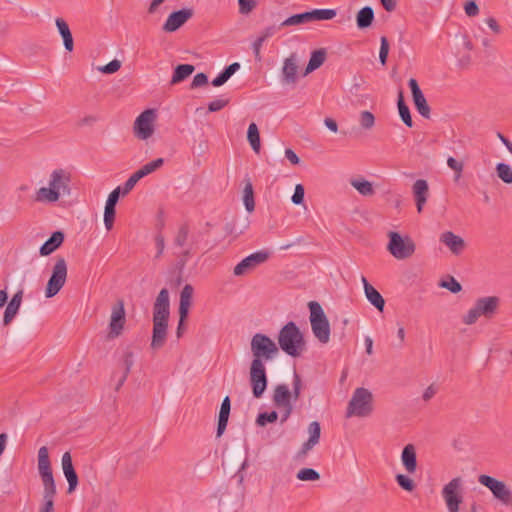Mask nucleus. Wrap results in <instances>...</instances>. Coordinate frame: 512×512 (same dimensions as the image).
Here are the masks:
<instances>
[{
    "label": "nucleus",
    "mask_w": 512,
    "mask_h": 512,
    "mask_svg": "<svg viewBox=\"0 0 512 512\" xmlns=\"http://www.w3.org/2000/svg\"><path fill=\"white\" fill-rule=\"evenodd\" d=\"M169 315V292L163 288L158 293L153 305V330L150 343L153 350L161 349L166 343Z\"/></svg>",
    "instance_id": "1"
},
{
    "label": "nucleus",
    "mask_w": 512,
    "mask_h": 512,
    "mask_svg": "<svg viewBox=\"0 0 512 512\" xmlns=\"http://www.w3.org/2000/svg\"><path fill=\"white\" fill-rule=\"evenodd\" d=\"M303 382L301 376L294 371L292 380V391L286 384L275 386L272 395L273 405L280 410L281 424L285 423L293 412L292 400L297 401L302 392Z\"/></svg>",
    "instance_id": "2"
},
{
    "label": "nucleus",
    "mask_w": 512,
    "mask_h": 512,
    "mask_svg": "<svg viewBox=\"0 0 512 512\" xmlns=\"http://www.w3.org/2000/svg\"><path fill=\"white\" fill-rule=\"evenodd\" d=\"M71 173L63 168L55 169L50 174L48 187H41L36 192V201L43 203L57 202L61 196L71 194Z\"/></svg>",
    "instance_id": "3"
},
{
    "label": "nucleus",
    "mask_w": 512,
    "mask_h": 512,
    "mask_svg": "<svg viewBox=\"0 0 512 512\" xmlns=\"http://www.w3.org/2000/svg\"><path fill=\"white\" fill-rule=\"evenodd\" d=\"M278 344V348L291 357H299L306 348L303 334L292 321L285 324L279 331Z\"/></svg>",
    "instance_id": "4"
},
{
    "label": "nucleus",
    "mask_w": 512,
    "mask_h": 512,
    "mask_svg": "<svg viewBox=\"0 0 512 512\" xmlns=\"http://www.w3.org/2000/svg\"><path fill=\"white\" fill-rule=\"evenodd\" d=\"M462 487L461 477H455L444 485L441 495L448 512H460V505L463 502ZM469 512H478V504L475 501L470 504Z\"/></svg>",
    "instance_id": "5"
},
{
    "label": "nucleus",
    "mask_w": 512,
    "mask_h": 512,
    "mask_svg": "<svg viewBox=\"0 0 512 512\" xmlns=\"http://www.w3.org/2000/svg\"><path fill=\"white\" fill-rule=\"evenodd\" d=\"M250 347L253 355L252 363L265 364L266 361L274 359L279 353V348L276 343L270 337L262 333L253 335Z\"/></svg>",
    "instance_id": "6"
},
{
    "label": "nucleus",
    "mask_w": 512,
    "mask_h": 512,
    "mask_svg": "<svg viewBox=\"0 0 512 512\" xmlns=\"http://www.w3.org/2000/svg\"><path fill=\"white\" fill-rule=\"evenodd\" d=\"M500 305V298L497 296H487L475 301L474 306L463 316L462 321L466 325L476 323L479 317L491 319L497 313Z\"/></svg>",
    "instance_id": "7"
},
{
    "label": "nucleus",
    "mask_w": 512,
    "mask_h": 512,
    "mask_svg": "<svg viewBox=\"0 0 512 512\" xmlns=\"http://www.w3.org/2000/svg\"><path fill=\"white\" fill-rule=\"evenodd\" d=\"M373 412V395L363 387L356 388L348 403L346 417H367Z\"/></svg>",
    "instance_id": "8"
},
{
    "label": "nucleus",
    "mask_w": 512,
    "mask_h": 512,
    "mask_svg": "<svg viewBox=\"0 0 512 512\" xmlns=\"http://www.w3.org/2000/svg\"><path fill=\"white\" fill-rule=\"evenodd\" d=\"M310 310V323L314 336L319 342L326 344L330 340V324L322 306L316 301L308 303Z\"/></svg>",
    "instance_id": "9"
},
{
    "label": "nucleus",
    "mask_w": 512,
    "mask_h": 512,
    "mask_svg": "<svg viewBox=\"0 0 512 512\" xmlns=\"http://www.w3.org/2000/svg\"><path fill=\"white\" fill-rule=\"evenodd\" d=\"M387 250L396 259H406L415 252V243L409 236L402 237L398 232H388Z\"/></svg>",
    "instance_id": "10"
},
{
    "label": "nucleus",
    "mask_w": 512,
    "mask_h": 512,
    "mask_svg": "<svg viewBox=\"0 0 512 512\" xmlns=\"http://www.w3.org/2000/svg\"><path fill=\"white\" fill-rule=\"evenodd\" d=\"M478 482L488 488L493 497L501 502L504 506L512 505V490L505 482L500 481L492 476L482 474L478 477Z\"/></svg>",
    "instance_id": "11"
},
{
    "label": "nucleus",
    "mask_w": 512,
    "mask_h": 512,
    "mask_svg": "<svg viewBox=\"0 0 512 512\" xmlns=\"http://www.w3.org/2000/svg\"><path fill=\"white\" fill-rule=\"evenodd\" d=\"M67 263L63 257H58L52 269V274L47 282L45 296L52 298L63 288L67 279Z\"/></svg>",
    "instance_id": "12"
},
{
    "label": "nucleus",
    "mask_w": 512,
    "mask_h": 512,
    "mask_svg": "<svg viewBox=\"0 0 512 512\" xmlns=\"http://www.w3.org/2000/svg\"><path fill=\"white\" fill-rule=\"evenodd\" d=\"M249 383L255 398H261L268 386V377L264 363H252L249 370Z\"/></svg>",
    "instance_id": "13"
},
{
    "label": "nucleus",
    "mask_w": 512,
    "mask_h": 512,
    "mask_svg": "<svg viewBox=\"0 0 512 512\" xmlns=\"http://www.w3.org/2000/svg\"><path fill=\"white\" fill-rule=\"evenodd\" d=\"M156 117V110L154 109H146L143 111L134 122V135L140 140H147L150 138L154 133Z\"/></svg>",
    "instance_id": "14"
},
{
    "label": "nucleus",
    "mask_w": 512,
    "mask_h": 512,
    "mask_svg": "<svg viewBox=\"0 0 512 512\" xmlns=\"http://www.w3.org/2000/svg\"><path fill=\"white\" fill-rule=\"evenodd\" d=\"M269 258V253L267 251L261 250L255 253L250 254L241 260L233 269V274L235 276H244L251 271H253L257 266L266 262Z\"/></svg>",
    "instance_id": "15"
},
{
    "label": "nucleus",
    "mask_w": 512,
    "mask_h": 512,
    "mask_svg": "<svg viewBox=\"0 0 512 512\" xmlns=\"http://www.w3.org/2000/svg\"><path fill=\"white\" fill-rule=\"evenodd\" d=\"M125 321L124 302L119 300L112 307L108 337L111 339L118 337L122 333Z\"/></svg>",
    "instance_id": "16"
},
{
    "label": "nucleus",
    "mask_w": 512,
    "mask_h": 512,
    "mask_svg": "<svg viewBox=\"0 0 512 512\" xmlns=\"http://www.w3.org/2000/svg\"><path fill=\"white\" fill-rule=\"evenodd\" d=\"M38 472L41 477L43 487L56 486L52 473L49 452L46 446H42L38 450Z\"/></svg>",
    "instance_id": "17"
},
{
    "label": "nucleus",
    "mask_w": 512,
    "mask_h": 512,
    "mask_svg": "<svg viewBox=\"0 0 512 512\" xmlns=\"http://www.w3.org/2000/svg\"><path fill=\"white\" fill-rule=\"evenodd\" d=\"M194 15L192 8H183L178 11L172 12L162 26V30L167 33H172L181 28L188 20Z\"/></svg>",
    "instance_id": "18"
},
{
    "label": "nucleus",
    "mask_w": 512,
    "mask_h": 512,
    "mask_svg": "<svg viewBox=\"0 0 512 512\" xmlns=\"http://www.w3.org/2000/svg\"><path fill=\"white\" fill-rule=\"evenodd\" d=\"M408 85L412 93L415 108L421 116L428 119L430 117V107L418 85V82L416 79L411 78L408 82Z\"/></svg>",
    "instance_id": "19"
},
{
    "label": "nucleus",
    "mask_w": 512,
    "mask_h": 512,
    "mask_svg": "<svg viewBox=\"0 0 512 512\" xmlns=\"http://www.w3.org/2000/svg\"><path fill=\"white\" fill-rule=\"evenodd\" d=\"M298 58L292 53L284 60L282 67V82L284 84H295L297 82Z\"/></svg>",
    "instance_id": "20"
},
{
    "label": "nucleus",
    "mask_w": 512,
    "mask_h": 512,
    "mask_svg": "<svg viewBox=\"0 0 512 512\" xmlns=\"http://www.w3.org/2000/svg\"><path fill=\"white\" fill-rule=\"evenodd\" d=\"M440 242L447 246L454 255H460L466 248L464 239L452 231L442 233L440 235Z\"/></svg>",
    "instance_id": "21"
},
{
    "label": "nucleus",
    "mask_w": 512,
    "mask_h": 512,
    "mask_svg": "<svg viewBox=\"0 0 512 512\" xmlns=\"http://www.w3.org/2000/svg\"><path fill=\"white\" fill-rule=\"evenodd\" d=\"M62 468L68 481L67 493H72L78 485V476L74 469L71 454L69 452H65L62 456Z\"/></svg>",
    "instance_id": "22"
},
{
    "label": "nucleus",
    "mask_w": 512,
    "mask_h": 512,
    "mask_svg": "<svg viewBox=\"0 0 512 512\" xmlns=\"http://www.w3.org/2000/svg\"><path fill=\"white\" fill-rule=\"evenodd\" d=\"M412 190L417 207V212L421 213L425 203L427 202L429 195V186L427 181L424 179L416 180L413 184Z\"/></svg>",
    "instance_id": "23"
},
{
    "label": "nucleus",
    "mask_w": 512,
    "mask_h": 512,
    "mask_svg": "<svg viewBox=\"0 0 512 512\" xmlns=\"http://www.w3.org/2000/svg\"><path fill=\"white\" fill-rule=\"evenodd\" d=\"M401 462L404 469L409 474H414L417 470V454L413 444H407L401 453Z\"/></svg>",
    "instance_id": "24"
},
{
    "label": "nucleus",
    "mask_w": 512,
    "mask_h": 512,
    "mask_svg": "<svg viewBox=\"0 0 512 512\" xmlns=\"http://www.w3.org/2000/svg\"><path fill=\"white\" fill-rule=\"evenodd\" d=\"M365 296L368 301L380 312L384 310L385 300L382 295L367 281V279L362 276L361 278Z\"/></svg>",
    "instance_id": "25"
},
{
    "label": "nucleus",
    "mask_w": 512,
    "mask_h": 512,
    "mask_svg": "<svg viewBox=\"0 0 512 512\" xmlns=\"http://www.w3.org/2000/svg\"><path fill=\"white\" fill-rule=\"evenodd\" d=\"M65 235L62 231H55L51 236L42 244L39 253L41 256H48L57 250L63 243Z\"/></svg>",
    "instance_id": "26"
},
{
    "label": "nucleus",
    "mask_w": 512,
    "mask_h": 512,
    "mask_svg": "<svg viewBox=\"0 0 512 512\" xmlns=\"http://www.w3.org/2000/svg\"><path fill=\"white\" fill-rule=\"evenodd\" d=\"M230 410H231L230 398H229V396H225L221 403L219 416H218V424H217V432H216L217 437H220L224 433V431L227 427Z\"/></svg>",
    "instance_id": "27"
},
{
    "label": "nucleus",
    "mask_w": 512,
    "mask_h": 512,
    "mask_svg": "<svg viewBox=\"0 0 512 512\" xmlns=\"http://www.w3.org/2000/svg\"><path fill=\"white\" fill-rule=\"evenodd\" d=\"M22 297H23L22 290H19L18 292H16L13 295L12 299L6 306V309L4 312V317H3L4 325H8L13 320L15 315L18 313V310H19L21 302H22Z\"/></svg>",
    "instance_id": "28"
},
{
    "label": "nucleus",
    "mask_w": 512,
    "mask_h": 512,
    "mask_svg": "<svg viewBox=\"0 0 512 512\" xmlns=\"http://www.w3.org/2000/svg\"><path fill=\"white\" fill-rule=\"evenodd\" d=\"M55 23H56L57 29L63 39V44H64L65 49L69 52L73 51L74 41H73V36H72V33L70 31L68 24L62 18H57Z\"/></svg>",
    "instance_id": "29"
},
{
    "label": "nucleus",
    "mask_w": 512,
    "mask_h": 512,
    "mask_svg": "<svg viewBox=\"0 0 512 512\" xmlns=\"http://www.w3.org/2000/svg\"><path fill=\"white\" fill-rule=\"evenodd\" d=\"M193 292V287L190 284H186L180 293L179 315H182V319L188 317Z\"/></svg>",
    "instance_id": "30"
},
{
    "label": "nucleus",
    "mask_w": 512,
    "mask_h": 512,
    "mask_svg": "<svg viewBox=\"0 0 512 512\" xmlns=\"http://www.w3.org/2000/svg\"><path fill=\"white\" fill-rule=\"evenodd\" d=\"M374 21V11L370 6L361 8L356 14V24L359 29H366Z\"/></svg>",
    "instance_id": "31"
},
{
    "label": "nucleus",
    "mask_w": 512,
    "mask_h": 512,
    "mask_svg": "<svg viewBox=\"0 0 512 512\" xmlns=\"http://www.w3.org/2000/svg\"><path fill=\"white\" fill-rule=\"evenodd\" d=\"M243 189V202L248 212H253L255 209L254 190L253 185L249 177L244 179Z\"/></svg>",
    "instance_id": "32"
},
{
    "label": "nucleus",
    "mask_w": 512,
    "mask_h": 512,
    "mask_svg": "<svg viewBox=\"0 0 512 512\" xmlns=\"http://www.w3.org/2000/svg\"><path fill=\"white\" fill-rule=\"evenodd\" d=\"M56 495V486L43 487V505L39 512H55L54 497Z\"/></svg>",
    "instance_id": "33"
},
{
    "label": "nucleus",
    "mask_w": 512,
    "mask_h": 512,
    "mask_svg": "<svg viewBox=\"0 0 512 512\" xmlns=\"http://www.w3.org/2000/svg\"><path fill=\"white\" fill-rule=\"evenodd\" d=\"M195 70V67L191 64H180L174 69L172 75L171 84H178L189 77Z\"/></svg>",
    "instance_id": "34"
},
{
    "label": "nucleus",
    "mask_w": 512,
    "mask_h": 512,
    "mask_svg": "<svg viewBox=\"0 0 512 512\" xmlns=\"http://www.w3.org/2000/svg\"><path fill=\"white\" fill-rule=\"evenodd\" d=\"M326 59V52L323 49L312 52L308 65L305 69L304 76L318 69Z\"/></svg>",
    "instance_id": "35"
},
{
    "label": "nucleus",
    "mask_w": 512,
    "mask_h": 512,
    "mask_svg": "<svg viewBox=\"0 0 512 512\" xmlns=\"http://www.w3.org/2000/svg\"><path fill=\"white\" fill-rule=\"evenodd\" d=\"M350 184L362 196H372L375 194L373 185L368 180H365L363 178H354L350 180Z\"/></svg>",
    "instance_id": "36"
},
{
    "label": "nucleus",
    "mask_w": 512,
    "mask_h": 512,
    "mask_svg": "<svg viewBox=\"0 0 512 512\" xmlns=\"http://www.w3.org/2000/svg\"><path fill=\"white\" fill-rule=\"evenodd\" d=\"M311 21V15L310 11H306L299 14H294L287 19H285L283 22L280 23L279 28L287 27V26H298L306 23H310Z\"/></svg>",
    "instance_id": "37"
},
{
    "label": "nucleus",
    "mask_w": 512,
    "mask_h": 512,
    "mask_svg": "<svg viewBox=\"0 0 512 512\" xmlns=\"http://www.w3.org/2000/svg\"><path fill=\"white\" fill-rule=\"evenodd\" d=\"M164 163L163 158H157L145 165H143L139 170L134 172L133 174L135 177H137L138 180L142 179L143 177L153 173L157 169H159Z\"/></svg>",
    "instance_id": "38"
},
{
    "label": "nucleus",
    "mask_w": 512,
    "mask_h": 512,
    "mask_svg": "<svg viewBox=\"0 0 512 512\" xmlns=\"http://www.w3.org/2000/svg\"><path fill=\"white\" fill-rule=\"evenodd\" d=\"M397 105H398L399 115H400L402 121L408 127H412L413 126L412 117H411V114H410L409 107L406 105V103L404 101V97H403L402 91H400L399 94H398Z\"/></svg>",
    "instance_id": "39"
},
{
    "label": "nucleus",
    "mask_w": 512,
    "mask_h": 512,
    "mask_svg": "<svg viewBox=\"0 0 512 512\" xmlns=\"http://www.w3.org/2000/svg\"><path fill=\"white\" fill-rule=\"evenodd\" d=\"M247 139L252 149L258 153L260 151V134L258 127L255 123H251L247 131Z\"/></svg>",
    "instance_id": "40"
},
{
    "label": "nucleus",
    "mask_w": 512,
    "mask_h": 512,
    "mask_svg": "<svg viewBox=\"0 0 512 512\" xmlns=\"http://www.w3.org/2000/svg\"><path fill=\"white\" fill-rule=\"evenodd\" d=\"M189 237V226L187 224H182L173 239V244L177 248H184L187 244Z\"/></svg>",
    "instance_id": "41"
},
{
    "label": "nucleus",
    "mask_w": 512,
    "mask_h": 512,
    "mask_svg": "<svg viewBox=\"0 0 512 512\" xmlns=\"http://www.w3.org/2000/svg\"><path fill=\"white\" fill-rule=\"evenodd\" d=\"M336 14V10L334 9H314L310 11L312 22L330 20L333 19Z\"/></svg>",
    "instance_id": "42"
},
{
    "label": "nucleus",
    "mask_w": 512,
    "mask_h": 512,
    "mask_svg": "<svg viewBox=\"0 0 512 512\" xmlns=\"http://www.w3.org/2000/svg\"><path fill=\"white\" fill-rule=\"evenodd\" d=\"M497 176L506 184L512 183V168L506 163L496 165Z\"/></svg>",
    "instance_id": "43"
},
{
    "label": "nucleus",
    "mask_w": 512,
    "mask_h": 512,
    "mask_svg": "<svg viewBox=\"0 0 512 512\" xmlns=\"http://www.w3.org/2000/svg\"><path fill=\"white\" fill-rule=\"evenodd\" d=\"M359 124L365 130H370L375 125V117L370 111H362L359 115Z\"/></svg>",
    "instance_id": "44"
},
{
    "label": "nucleus",
    "mask_w": 512,
    "mask_h": 512,
    "mask_svg": "<svg viewBox=\"0 0 512 512\" xmlns=\"http://www.w3.org/2000/svg\"><path fill=\"white\" fill-rule=\"evenodd\" d=\"M395 480L397 484L407 492H412L416 487L415 482L407 475L397 474Z\"/></svg>",
    "instance_id": "45"
},
{
    "label": "nucleus",
    "mask_w": 512,
    "mask_h": 512,
    "mask_svg": "<svg viewBox=\"0 0 512 512\" xmlns=\"http://www.w3.org/2000/svg\"><path fill=\"white\" fill-rule=\"evenodd\" d=\"M297 479L301 481H317L320 479V474L312 468H303L298 471Z\"/></svg>",
    "instance_id": "46"
},
{
    "label": "nucleus",
    "mask_w": 512,
    "mask_h": 512,
    "mask_svg": "<svg viewBox=\"0 0 512 512\" xmlns=\"http://www.w3.org/2000/svg\"><path fill=\"white\" fill-rule=\"evenodd\" d=\"M278 419V413L276 411L259 413L256 418V424L258 426H265L267 423H274Z\"/></svg>",
    "instance_id": "47"
},
{
    "label": "nucleus",
    "mask_w": 512,
    "mask_h": 512,
    "mask_svg": "<svg viewBox=\"0 0 512 512\" xmlns=\"http://www.w3.org/2000/svg\"><path fill=\"white\" fill-rule=\"evenodd\" d=\"M447 165L448 167L454 171V181H458L461 176L464 169V163L462 161H458L454 157H448L447 159Z\"/></svg>",
    "instance_id": "48"
},
{
    "label": "nucleus",
    "mask_w": 512,
    "mask_h": 512,
    "mask_svg": "<svg viewBox=\"0 0 512 512\" xmlns=\"http://www.w3.org/2000/svg\"><path fill=\"white\" fill-rule=\"evenodd\" d=\"M309 440L311 442L319 443L320 435H321V427L320 423L317 421H313L308 426Z\"/></svg>",
    "instance_id": "49"
},
{
    "label": "nucleus",
    "mask_w": 512,
    "mask_h": 512,
    "mask_svg": "<svg viewBox=\"0 0 512 512\" xmlns=\"http://www.w3.org/2000/svg\"><path fill=\"white\" fill-rule=\"evenodd\" d=\"M239 13L242 15L250 14L257 6V0H238Z\"/></svg>",
    "instance_id": "50"
},
{
    "label": "nucleus",
    "mask_w": 512,
    "mask_h": 512,
    "mask_svg": "<svg viewBox=\"0 0 512 512\" xmlns=\"http://www.w3.org/2000/svg\"><path fill=\"white\" fill-rule=\"evenodd\" d=\"M380 51H379V60L382 65H386L387 58L389 54V42L385 36H382L380 39Z\"/></svg>",
    "instance_id": "51"
},
{
    "label": "nucleus",
    "mask_w": 512,
    "mask_h": 512,
    "mask_svg": "<svg viewBox=\"0 0 512 512\" xmlns=\"http://www.w3.org/2000/svg\"><path fill=\"white\" fill-rule=\"evenodd\" d=\"M116 210L112 207L105 206L104 209V224L107 230H111L114 225Z\"/></svg>",
    "instance_id": "52"
},
{
    "label": "nucleus",
    "mask_w": 512,
    "mask_h": 512,
    "mask_svg": "<svg viewBox=\"0 0 512 512\" xmlns=\"http://www.w3.org/2000/svg\"><path fill=\"white\" fill-rule=\"evenodd\" d=\"M228 98H218L213 101H211L208 104V111L209 112H217L225 108L229 104Z\"/></svg>",
    "instance_id": "53"
},
{
    "label": "nucleus",
    "mask_w": 512,
    "mask_h": 512,
    "mask_svg": "<svg viewBox=\"0 0 512 512\" xmlns=\"http://www.w3.org/2000/svg\"><path fill=\"white\" fill-rule=\"evenodd\" d=\"M440 286L448 289L452 293H458L462 290L461 284L454 277H450L448 281H442Z\"/></svg>",
    "instance_id": "54"
},
{
    "label": "nucleus",
    "mask_w": 512,
    "mask_h": 512,
    "mask_svg": "<svg viewBox=\"0 0 512 512\" xmlns=\"http://www.w3.org/2000/svg\"><path fill=\"white\" fill-rule=\"evenodd\" d=\"M121 68V62L117 59L110 61L108 64L99 68L104 74H113Z\"/></svg>",
    "instance_id": "55"
},
{
    "label": "nucleus",
    "mask_w": 512,
    "mask_h": 512,
    "mask_svg": "<svg viewBox=\"0 0 512 512\" xmlns=\"http://www.w3.org/2000/svg\"><path fill=\"white\" fill-rule=\"evenodd\" d=\"M304 196H305V190L303 185L297 184L295 186L294 194L292 195V202L296 205L303 204L304 202Z\"/></svg>",
    "instance_id": "56"
},
{
    "label": "nucleus",
    "mask_w": 512,
    "mask_h": 512,
    "mask_svg": "<svg viewBox=\"0 0 512 512\" xmlns=\"http://www.w3.org/2000/svg\"><path fill=\"white\" fill-rule=\"evenodd\" d=\"M133 364V353L131 351L125 352L122 359L123 373L129 375Z\"/></svg>",
    "instance_id": "57"
},
{
    "label": "nucleus",
    "mask_w": 512,
    "mask_h": 512,
    "mask_svg": "<svg viewBox=\"0 0 512 512\" xmlns=\"http://www.w3.org/2000/svg\"><path fill=\"white\" fill-rule=\"evenodd\" d=\"M122 194L121 192V187H117L115 188L109 195H108V198H107V201H106V205L107 207H112V208H115L118 200H119V197L120 195Z\"/></svg>",
    "instance_id": "58"
},
{
    "label": "nucleus",
    "mask_w": 512,
    "mask_h": 512,
    "mask_svg": "<svg viewBox=\"0 0 512 512\" xmlns=\"http://www.w3.org/2000/svg\"><path fill=\"white\" fill-rule=\"evenodd\" d=\"M155 245L157 248V253L155 255V258L158 259L162 256L164 249H165V239L164 236L161 233H157L154 237Z\"/></svg>",
    "instance_id": "59"
},
{
    "label": "nucleus",
    "mask_w": 512,
    "mask_h": 512,
    "mask_svg": "<svg viewBox=\"0 0 512 512\" xmlns=\"http://www.w3.org/2000/svg\"><path fill=\"white\" fill-rule=\"evenodd\" d=\"M208 83V77L205 73H198L194 76L190 88L195 89Z\"/></svg>",
    "instance_id": "60"
},
{
    "label": "nucleus",
    "mask_w": 512,
    "mask_h": 512,
    "mask_svg": "<svg viewBox=\"0 0 512 512\" xmlns=\"http://www.w3.org/2000/svg\"><path fill=\"white\" fill-rule=\"evenodd\" d=\"M464 10L469 17H475L479 14V7L474 0L468 1L464 6Z\"/></svg>",
    "instance_id": "61"
},
{
    "label": "nucleus",
    "mask_w": 512,
    "mask_h": 512,
    "mask_svg": "<svg viewBox=\"0 0 512 512\" xmlns=\"http://www.w3.org/2000/svg\"><path fill=\"white\" fill-rule=\"evenodd\" d=\"M138 181L139 180L137 179V177H135V175L132 174L124 183L123 187H121L122 195H127L134 188Z\"/></svg>",
    "instance_id": "62"
},
{
    "label": "nucleus",
    "mask_w": 512,
    "mask_h": 512,
    "mask_svg": "<svg viewBox=\"0 0 512 512\" xmlns=\"http://www.w3.org/2000/svg\"><path fill=\"white\" fill-rule=\"evenodd\" d=\"M364 83H365V81L362 76H354L353 83L350 87V93L353 95H358V92L360 91V89Z\"/></svg>",
    "instance_id": "63"
},
{
    "label": "nucleus",
    "mask_w": 512,
    "mask_h": 512,
    "mask_svg": "<svg viewBox=\"0 0 512 512\" xmlns=\"http://www.w3.org/2000/svg\"><path fill=\"white\" fill-rule=\"evenodd\" d=\"M264 42H265V40L263 38H261L260 36H258L252 44V49H253L255 59L258 61L261 60V47Z\"/></svg>",
    "instance_id": "64"
}]
</instances>
